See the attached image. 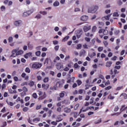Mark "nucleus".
<instances>
[{
	"label": "nucleus",
	"instance_id": "nucleus-19",
	"mask_svg": "<svg viewBox=\"0 0 127 127\" xmlns=\"http://www.w3.org/2000/svg\"><path fill=\"white\" fill-rule=\"evenodd\" d=\"M59 4H60L59 1L56 0V1L54 2L53 5L54 6H59Z\"/></svg>",
	"mask_w": 127,
	"mask_h": 127
},
{
	"label": "nucleus",
	"instance_id": "nucleus-31",
	"mask_svg": "<svg viewBox=\"0 0 127 127\" xmlns=\"http://www.w3.org/2000/svg\"><path fill=\"white\" fill-rule=\"evenodd\" d=\"M103 49H104V48L103 47H98V51H99V52H102V51H103Z\"/></svg>",
	"mask_w": 127,
	"mask_h": 127
},
{
	"label": "nucleus",
	"instance_id": "nucleus-53",
	"mask_svg": "<svg viewBox=\"0 0 127 127\" xmlns=\"http://www.w3.org/2000/svg\"><path fill=\"white\" fill-rule=\"evenodd\" d=\"M90 102H89V104L91 105V104H93L94 103V98H92L90 99Z\"/></svg>",
	"mask_w": 127,
	"mask_h": 127
},
{
	"label": "nucleus",
	"instance_id": "nucleus-25",
	"mask_svg": "<svg viewBox=\"0 0 127 127\" xmlns=\"http://www.w3.org/2000/svg\"><path fill=\"white\" fill-rule=\"evenodd\" d=\"M122 96H123L124 99H127V94L126 93H122L120 97H122Z\"/></svg>",
	"mask_w": 127,
	"mask_h": 127
},
{
	"label": "nucleus",
	"instance_id": "nucleus-29",
	"mask_svg": "<svg viewBox=\"0 0 127 127\" xmlns=\"http://www.w3.org/2000/svg\"><path fill=\"white\" fill-rule=\"evenodd\" d=\"M46 98V93L44 92V95L39 98L40 100H43V99H45Z\"/></svg>",
	"mask_w": 127,
	"mask_h": 127
},
{
	"label": "nucleus",
	"instance_id": "nucleus-32",
	"mask_svg": "<svg viewBox=\"0 0 127 127\" xmlns=\"http://www.w3.org/2000/svg\"><path fill=\"white\" fill-rule=\"evenodd\" d=\"M7 104L9 105V106H10L11 107H12L13 106V103L10 102H8L7 100L6 101Z\"/></svg>",
	"mask_w": 127,
	"mask_h": 127
},
{
	"label": "nucleus",
	"instance_id": "nucleus-40",
	"mask_svg": "<svg viewBox=\"0 0 127 127\" xmlns=\"http://www.w3.org/2000/svg\"><path fill=\"white\" fill-rule=\"evenodd\" d=\"M100 123H102V120L101 119H99L98 121H95L94 123L95 124V125H97L98 124H100Z\"/></svg>",
	"mask_w": 127,
	"mask_h": 127
},
{
	"label": "nucleus",
	"instance_id": "nucleus-3",
	"mask_svg": "<svg viewBox=\"0 0 127 127\" xmlns=\"http://www.w3.org/2000/svg\"><path fill=\"white\" fill-rule=\"evenodd\" d=\"M42 64L39 63H35L32 65V68L33 69H39V68H41Z\"/></svg>",
	"mask_w": 127,
	"mask_h": 127
},
{
	"label": "nucleus",
	"instance_id": "nucleus-30",
	"mask_svg": "<svg viewBox=\"0 0 127 127\" xmlns=\"http://www.w3.org/2000/svg\"><path fill=\"white\" fill-rule=\"evenodd\" d=\"M96 30H97V27H96V26H94L92 28V32H95Z\"/></svg>",
	"mask_w": 127,
	"mask_h": 127
},
{
	"label": "nucleus",
	"instance_id": "nucleus-27",
	"mask_svg": "<svg viewBox=\"0 0 127 127\" xmlns=\"http://www.w3.org/2000/svg\"><path fill=\"white\" fill-rule=\"evenodd\" d=\"M79 107H80V104H79V103H77V104H76L75 105V106H74V110H77L78 109V108H79Z\"/></svg>",
	"mask_w": 127,
	"mask_h": 127
},
{
	"label": "nucleus",
	"instance_id": "nucleus-9",
	"mask_svg": "<svg viewBox=\"0 0 127 127\" xmlns=\"http://www.w3.org/2000/svg\"><path fill=\"white\" fill-rule=\"evenodd\" d=\"M16 55L17 56H18V55H21V54H23V50H19L17 49H16Z\"/></svg>",
	"mask_w": 127,
	"mask_h": 127
},
{
	"label": "nucleus",
	"instance_id": "nucleus-28",
	"mask_svg": "<svg viewBox=\"0 0 127 127\" xmlns=\"http://www.w3.org/2000/svg\"><path fill=\"white\" fill-rule=\"evenodd\" d=\"M60 60V58L58 56L56 57L55 59L54 60V63H56L57 61H59Z\"/></svg>",
	"mask_w": 127,
	"mask_h": 127
},
{
	"label": "nucleus",
	"instance_id": "nucleus-41",
	"mask_svg": "<svg viewBox=\"0 0 127 127\" xmlns=\"http://www.w3.org/2000/svg\"><path fill=\"white\" fill-rule=\"evenodd\" d=\"M87 111H89V110H92V109H93V110H94L95 109V107H94L93 106H91V107H87L86 108Z\"/></svg>",
	"mask_w": 127,
	"mask_h": 127
},
{
	"label": "nucleus",
	"instance_id": "nucleus-5",
	"mask_svg": "<svg viewBox=\"0 0 127 127\" xmlns=\"http://www.w3.org/2000/svg\"><path fill=\"white\" fill-rule=\"evenodd\" d=\"M91 29L90 25H86L83 27V30L84 32H87V31H89Z\"/></svg>",
	"mask_w": 127,
	"mask_h": 127
},
{
	"label": "nucleus",
	"instance_id": "nucleus-47",
	"mask_svg": "<svg viewBox=\"0 0 127 127\" xmlns=\"http://www.w3.org/2000/svg\"><path fill=\"white\" fill-rule=\"evenodd\" d=\"M76 82L78 86H80L82 84V81L80 80H77Z\"/></svg>",
	"mask_w": 127,
	"mask_h": 127
},
{
	"label": "nucleus",
	"instance_id": "nucleus-43",
	"mask_svg": "<svg viewBox=\"0 0 127 127\" xmlns=\"http://www.w3.org/2000/svg\"><path fill=\"white\" fill-rule=\"evenodd\" d=\"M24 96H26V93L25 91H23V92L21 93V96L24 97Z\"/></svg>",
	"mask_w": 127,
	"mask_h": 127
},
{
	"label": "nucleus",
	"instance_id": "nucleus-13",
	"mask_svg": "<svg viewBox=\"0 0 127 127\" xmlns=\"http://www.w3.org/2000/svg\"><path fill=\"white\" fill-rule=\"evenodd\" d=\"M31 55H32V53H28L25 55L24 58L26 59H27L28 58V57H30V56H31Z\"/></svg>",
	"mask_w": 127,
	"mask_h": 127
},
{
	"label": "nucleus",
	"instance_id": "nucleus-64",
	"mask_svg": "<svg viewBox=\"0 0 127 127\" xmlns=\"http://www.w3.org/2000/svg\"><path fill=\"white\" fill-rule=\"evenodd\" d=\"M6 122H4V123H3L2 125L1 126V127H6Z\"/></svg>",
	"mask_w": 127,
	"mask_h": 127
},
{
	"label": "nucleus",
	"instance_id": "nucleus-11",
	"mask_svg": "<svg viewBox=\"0 0 127 127\" xmlns=\"http://www.w3.org/2000/svg\"><path fill=\"white\" fill-rule=\"evenodd\" d=\"M88 56L90 58H93V57H95L96 56V53L92 52V53H88Z\"/></svg>",
	"mask_w": 127,
	"mask_h": 127
},
{
	"label": "nucleus",
	"instance_id": "nucleus-8",
	"mask_svg": "<svg viewBox=\"0 0 127 127\" xmlns=\"http://www.w3.org/2000/svg\"><path fill=\"white\" fill-rule=\"evenodd\" d=\"M42 88H43L44 90H47L49 88V84L44 83L42 85Z\"/></svg>",
	"mask_w": 127,
	"mask_h": 127
},
{
	"label": "nucleus",
	"instance_id": "nucleus-14",
	"mask_svg": "<svg viewBox=\"0 0 127 127\" xmlns=\"http://www.w3.org/2000/svg\"><path fill=\"white\" fill-rule=\"evenodd\" d=\"M57 69H58V70H60V69H61V68H62L63 67V65H62L61 64L59 63L57 65Z\"/></svg>",
	"mask_w": 127,
	"mask_h": 127
},
{
	"label": "nucleus",
	"instance_id": "nucleus-6",
	"mask_svg": "<svg viewBox=\"0 0 127 127\" xmlns=\"http://www.w3.org/2000/svg\"><path fill=\"white\" fill-rule=\"evenodd\" d=\"M83 34V31L81 30L77 31L76 33V37L78 39L81 37L82 34Z\"/></svg>",
	"mask_w": 127,
	"mask_h": 127
},
{
	"label": "nucleus",
	"instance_id": "nucleus-51",
	"mask_svg": "<svg viewBox=\"0 0 127 127\" xmlns=\"http://www.w3.org/2000/svg\"><path fill=\"white\" fill-rule=\"evenodd\" d=\"M123 89V86H119L116 88V91H120V90H122Z\"/></svg>",
	"mask_w": 127,
	"mask_h": 127
},
{
	"label": "nucleus",
	"instance_id": "nucleus-35",
	"mask_svg": "<svg viewBox=\"0 0 127 127\" xmlns=\"http://www.w3.org/2000/svg\"><path fill=\"white\" fill-rule=\"evenodd\" d=\"M72 114H73V117L74 118H77V117H78V112H73V113H72Z\"/></svg>",
	"mask_w": 127,
	"mask_h": 127
},
{
	"label": "nucleus",
	"instance_id": "nucleus-34",
	"mask_svg": "<svg viewBox=\"0 0 127 127\" xmlns=\"http://www.w3.org/2000/svg\"><path fill=\"white\" fill-rule=\"evenodd\" d=\"M28 85L30 86V87H32V86H33V85H34V82L31 81H30V82L28 83Z\"/></svg>",
	"mask_w": 127,
	"mask_h": 127
},
{
	"label": "nucleus",
	"instance_id": "nucleus-63",
	"mask_svg": "<svg viewBox=\"0 0 127 127\" xmlns=\"http://www.w3.org/2000/svg\"><path fill=\"white\" fill-rule=\"evenodd\" d=\"M57 111L58 112V113H61V107H58L57 109Z\"/></svg>",
	"mask_w": 127,
	"mask_h": 127
},
{
	"label": "nucleus",
	"instance_id": "nucleus-55",
	"mask_svg": "<svg viewBox=\"0 0 127 127\" xmlns=\"http://www.w3.org/2000/svg\"><path fill=\"white\" fill-rule=\"evenodd\" d=\"M84 92V90L83 89H80L78 90V94H80V95H82V93Z\"/></svg>",
	"mask_w": 127,
	"mask_h": 127
},
{
	"label": "nucleus",
	"instance_id": "nucleus-39",
	"mask_svg": "<svg viewBox=\"0 0 127 127\" xmlns=\"http://www.w3.org/2000/svg\"><path fill=\"white\" fill-rule=\"evenodd\" d=\"M36 56H40L41 55V52L39 51H37L35 53Z\"/></svg>",
	"mask_w": 127,
	"mask_h": 127
},
{
	"label": "nucleus",
	"instance_id": "nucleus-1",
	"mask_svg": "<svg viewBox=\"0 0 127 127\" xmlns=\"http://www.w3.org/2000/svg\"><path fill=\"white\" fill-rule=\"evenodd\" d=\"M98 9L99 6L98 5H94L89 7L88 8L87 12L88 13H96Z\"/></svg>",
	"mask_w": 127,
	"mask_h": 127
},
{
	"label": "nucleus",
	"instance_id": "nucleus-54",
	"mask_svg": "<svg viewBox=\"0 0 127 127\" xmlns=\"http://www.w3.org/2000/svg\"><path fill=\"white\" fill-rule=\"evenodd\" d=\"M113 16H116V17L119 16V13L118 12H114L113 13Z\"/></svg>",
	"mask_w": 127,
	"mask_h": 127
},
{
	"label": "nucleus",
	"instance_id": "nucleus-52",
	"mask_svg": "<svg viewBox=\"0 0 127 127\" xmlns=\"http://www.w3.org/2000/svg\"><path fill=\"white\" fill-rule=\"evenodd\" d=\"M111 89H112V87L111 86H108L105 87V90H111Z\"/></svg>",
	"mask_w": 127,
	"mask_h": 127
},
{
	"label": "nucleus",
	"instance_id": "nucleus-48",
	"mask_svg": "<svg viewBox=\"0 0 127 127\" xmlns=\"http://www.w3.org/2000/svg\"><path fill=\"white\" fill-rule=\"evenodd\" d=\"M0 9L2 11H4V10H5V6H1Z\"/></svg>",
	"mask_w": 127,
	"mask_h": 127
},
{
	"label": "nucleus",
	"instance_id": "nucleus-38",
	"mask_svg": "<svg viewBox=\"0 0 127 127\" xmlns=\"http://www.w3.org/2000/svg\"><path fill=\"white\" fill-rule=\"evenodd\" d=\"M25 71L26 73H30V69L29 67H26Z\"/></svg>",
	"mask_w": 127,
	"mask_h": 127
},
{
	"label": "nucleus",
	"instance_id": "nucleus-15",
	"mask_svg": "<svg viewBox=\"0 0 127 127\" xmlns=\"http://www.w3.org/2000/svg\"><path fill=\"white\" fill-rule=\"evenodd\" d=\"M112 64H113V63L111 61L109 62H107L106 63V67H111V66H112Z\"/></svg>",
	"mask_w": 127,
	"mask_h": 127
},
{
	"label": "nucleus",
	"instance_id": "nucleus-62",
	"mask_svg": "<svg viewBox=\"0 0 127 127\" xmlns=\"http://www.w3.org/2000/svg\"><path fill=\"white\" fill-rule=\"evenodd\" d=\"M24 85L27 86V85H28V83H27V82H23L21 84V86H24Z\"/></svg>",
	"mask_w": 127,
	"mask_h": 127
},
{
	"label": "nucleus",
	"instance_id": "nucleus-58",
	"mask_svg": "<svg viewBox=\"0 0 127 127\" xmlns=\"http://www.w3.org/2000/svg\"><path fill=\"white\" fill-rule=\"evenodd\" d=\"M85 101H89L90 100V96L87 95L85 99Z\"/></svg>",
	"mask_w": 127,
	"mask_h": 127
},
{
	"label": "nucleus",
	"instance_id": "nucleus-50",
	"mask_svg": "<svg viewBox=\"0 0 127 127\" xmlns=\"http://www.w3.org/2000/svg\"><path fill=\"white\" fill-rule=\"evenodd\" d=\"M29 100H30V97L27 96L25 98V101L26 102H27V101H29Z\"/></svg>",
	"mask_w": 127,
	"mask_h": 127
},
{
	"label": "nucleus",
	"instance_id": "nucleus-24",
	"mask_svg": "<svg viewBox=\"0 0 127 127\" xmlns=\"http://www.w3.org/2000/svg\"><path fill=\"white\" fill-rule=\"evenodd\" d=\"M108 33H109V31H108V30L103 29L104 35H107Z\"/></svg>",
	"mask_w": 127,
	"mask_h": 127
},
{
	"label": "nucleus",
	"instance_id": "nucleus-36",
	"mask_svg": "<svg viewBox=\"0 0 127 127\" xmlns=\"http://www.w3.org/2000/svg\"><path fill=\"white\" fill-rule=\"evenodd\" d=\"M82 48V45L81 44H79L77 45L76 49H81Z\"/></svg>",
	"mask_w": 127,
	"mask_h": 127
},
{
	"label": "nucleus",
	"instance_id": "nucleus-44",
	"mask_svg": "<svg viewBox=\"0 0 127 127\" xmlns=\"http://www.w3.org/2000/svg\"><path fill=\"white\" fill-rule=\"evenodd\" d=\"M125 107H126L125 105H123L122 106V108L120 110L121 112H123V111H125V110H126V108H125Z\"/></svg>",
	"mask_w": 127,
	"mask_h": 127
},
{
	"label": "nucleus",
	"instance_id": "nucleus-56",
	"mask_svg": "<svg viewBox=\"0 0 127 127\" xmlns=\"http://www.w3.org/2000/svg\"><path fill=\"white\" fill-rule=\"evenodd\" d=\"M41 107H42L41 105H37L36 106V110H40V109H41Z\"/></svg>",
	"mask_w": 127,
	"mask_h": 127
},
{
	"label": "nucleus",
	"instance_id": "nucleus-61",
	"mask_svg": "<svg viewBox=\"0 0 127 127\" xmlns=\"http://www.w3.org/2000/svg\"><path fill=\"white\" fill-rule=\"evenodd\" d=\"M29 110L28 108L27 107H24L23 109V112H27V111Z\"/></svg>",
	"mask_w": 127,
	"mask_h": 127
},
{
	"label": "nucleus",
	"instance_id": "nucleus-60",
	"mask_svg": "<svg viewBox=\"0 0 127 127\" xmlns=\"http://www.w3.org/2000/svg\"><path fill=\"white\" fill-rule=\"evenodd\" d=\"M111 60H112L113 61H116V60H117V56H114V57H112L111 58Z\"/></svg>",
	"mask_w": 127,
	"mask_h": 127
},
{
	"label": "nucleus",
	"instance_id": "nucleus-16",
	"mask_svg": "<svg viewBox=\"0 0 127 127\" xmlns=\"http://www.w3.org/2000/svg\"><path fill=\"white\" fill-rule=\"evenodd\" d=\"M69 38H70V37L69 36H66L62 40V42H65V41H67Z\"/></svg>",
	"mask_w": 127,
	"mask_h": 127
},
{
	"label": "nucleus",
	"instance_id": "nucleus-17",
	"mask_svg": "<svg viewBox=\"0 0 127 127\" xmlns=\"http://www.w3.org/2000/svg\"><path fill=\"white\" fill-rule=\"evenodd\" d=\"M39 13H40V14H42V15H47V11H40L39 12Z\"/></svg>",
	"mask_w": 127,
	"mask_h": 127
},
{
	"label": "nucleus",
	"instance_id": "nucleus-7",
	"mask_svg": "<svg viewBox=\"0 0 127 127\" xmlns=\"http://www.w3.org/2000/svg\"><path fill=\"white\" fill-rule=\"evenodd\" d=\"M16 51L17 50L14 49L12 51V55L10 56V57H16V56H17V55L16 54Z\"/></svg>",
	"mask_w": 127,
	"mask_h": 127
},
{
	"label": "nucleus",
	"instance_id": "nucleus-22",
	"mask_svg": "<svg viewBox=\"0 0 127 127\" xmlns=\"http://www.w3.org/2000/svg\"><path fill=\"white\" fill-rule=\"evenodd\" d=\"M8 40L9 43H11L12 42V41H13V38H12V37H9L8 39Z\"/></svg>",
	"mask_w": 127,
	"mask_h": 127
},
{
	"label": "nucleus",
	"instance_id": "nucleus-18",
	"mask_svg": "<svg viewBox=\"0 0 127 127\" xmlns=\"http://www.w3.org/2000/svg\"><path fill=\"white\" fill-rule=\"evenodd\" d=\"M83 47L84 48H85V49H89V48H90V47H91V46H88V45H87V44H85L83 45Z\"/></svg>",
	"mask_w": 127,
	"mask_h": 127
},
{
	"label": "nucleus",
	"instance_id": "nucleus-49",
	"mask_svg": "<svg viewBox=\"0 0 127 127\" xmlns=\"http://www.w3.org/2000/svg\"><path fill=\"white\" fill-rule=\"evenodd\" d=\"M33 97L34 99H37V94L36 93H33Z\"/></svg>",
	"mask_w": 127,
	"mask_h": 127
},
{
	"label": "nucleus",
	"instance_id": "nucleus-57",
	"mask_svg": "<svg viewBox=\"0 0 127 127\" xmlns=\"http://www.w3.org/2000/svg\"><path fill=\"white\" fill-rule=\"evenodd\" d=\"M64 95H65V94H64V93L62 92V93H61L60 94V97L61 98H63V97H64Z\"/></svg>",
	"mask_w": 127,
	"mask_h": 127
},
{
	"label": "nucleus",
	"instance_id": "nucleus-4",
	"mask_svg": "<svg viewBox=\"0 0 127 127\" xmlns=\"http://www.w3.org/2000/svg\"><path fill=\"white\" fill-rule=\"evenodd\" d=\"M22 24H23V22L21 20H15L14 22V25H15V26H17V27L21 26Z\"/></svg>",
	"mask_w": 127,
	"mask_h": 127
},
{
	"label": "nucleus",
	"instance_id": "nucleus-21",
	"mask_svg": "<svg viewBox=\"0 0 127 127\" xmlns=\"http://www.w3.org/2000/svg\"><path fill=\"white\" fill-rule=\"evenodd\" d=\"M110 17H111V14L105 16L103 18V19L105 18V19H106V20H109V19H110Z\"/></svg>",
	"mask_w": 127,
	"mask_h": 127
},
{
	"label": "nucleus",
	"instance_id": "nucleus-46",
	"mask_svg": "<svg viewBox=\"0 0 127 127\" xmlns=\"http://www.w3.org/2000/svg\"><path fill=\"white\" fill-rule=\"evenodd\" d=\"M28 47L29 49L31 50V49H32L33 47L32 46V45H30L29 44H28Z\"/></svg>",
	"mask_w": 127,
	"mask_h": 127
},
{
	"label": "nucleus",
	"instance_id": "nucleus-37",
	"mask_svg": "<svg viewBox=\"0 0 127 127\" xmlns=\"http://www.w3.org/2000/svg\"><path fill=\"white\" fill-rule=\"evenodd\" d=\"M59 85V86H58ZM57 85L59 87V88H61L62 87V83L61 82H58L57 83Z\"/></svg>",
	"mask_w": 127,
	"mask_h": 127
},
{
	"label": "nucleus",
	"instance_id": "nucleus-12",
	"mask_svg": "<svg viewBox=\"0 0 127 127\" xmlns=\"http://www.w3.org/2000/svg\"><path fill=\"white\" fill-rule=\"evenodd\" d=\"M64 113H69L71 112V109L68 108V107H65L64 109Z\"/></svg>",
	"mask_w": 127,
	"mask_h": 127
},
{
	"label": "nucleus",
	"instance_id": "nucleus-23",
	"mask_svg": "<svg viewBox=\"0 0 127 127\" xmlns=\"http://www.w3.org/2000/svg\"><path fill=\"white\" fill-rule=\"evenodd\" d=\"M108 98L109 99V100H114V99H115L114 96H112V94H110L108 97Z\"/></svg>",
	"mask_w": 127,
	"mask_h": 127
},
{
	"label": "nucleus",
	"instance_id": "nucleus-10",
	"mask_svg": "<svg viewBox=\"0 0 127 127\" xmlns=\"http://www.w3.org/2000/svg\"><path fill=\"white\" fill-rule=\"evenodd\" d=\"M88 18H89L88 16L84 15L81 17V20H82V21H86V20H88Z\"/></svg>",
	"mask_w": 127,
	"mask_h": 127
},
{
	"label": "nucleus",
	"instance_id": "nucleus-59",
	"mask_svg": "<svg viewBox=\"0 0 127 127\" xmlns=\"http://www.w3.org/2000/svg\"><path fill=\"white\" fill-rule=\"evenodd\" d=\"M80 10H81L80 9V8H78V7H76L75 9H74V11L75 12H77V11H80Z\"/></svg>",
	"mask_w": 127,
	"mask_h": 127
},
{
	"label": "nucleus",
	"instance_id": "nucleus-26",
	"mask_svg": "<svg viewBox=\"0 0 127 127\" xmlns=\"http://www.w3.org/2000/svg\"><path fill=\"white\" fill-rule=\"evenodd\" d=\"M48 81H49V78H48V77H45L43 79L44 83H47V82H48Z\"/></svg>",
	"mask_w": 127,
	"mask_h": 127
},
{
	"label": "nucleus",
	"instance_id": "nucleus-45",
	"mask_svg": "<svg viewBox=\"0 0 127 127\" xmlns=\"http://www.w3.org/2000/svg\"><path fill=\"white\" fill-rule=\"evenodd\" d=\"M84 39L85 41H87V42H90V41H91V39H90V38L88 37H85Z\"/></svg>",
	"mask_w": 127,
	"mask_h": 127
},
{
	"label": "nucleus",
	"instance_id": "nucleus-42",
	"mask_svg": "<svg viewBox=\"0 0 127 127\" xmlns=\"http://www.w3.org/2000/svg\"><path fill=\"white\" fill-rule=\"evenodd\" d=\"M39 121H40V118H35L33 120V122H39Z\"/></svg>",
	"mask_w": 127,
	"mask_h": 127
},
{
	"label": "nucleus",
	"instance_id": "nucleus-2",
	"mask_svg": "<svg viewBox=\"0 0 127 127\" xmlns=\"http://www.w3.org/2000/svg\"><path fill=\"white\" fill-rule=\"evenodd\" d=\"M34 11V10H33V9L29 10L28 11H26V12H24L22 16H23V17H26L27 16H29L30 14L33 13Z\"/></svg>",
	"mask_w": 127,
	"mask_h": 127
},
{
	"label": "nucleus",
	"instance_id": "nucleus-20",
	"mask_svg": "<svg viewBox=\"0 0 127 127\" xmlns=\"http://www.w3.org/2000/svg\"><path fill=\"white\" fill-rule=\"evenodd\" d=\"M42 17V16L40 14H38L35 17V18L36 19H40Z\"/></svg>",
	"mask_w": 127,
	"mask_h": 127
},
{
	"label": "nucleus",
	"instance_id": "nucleus-33",
	"mask_svg": "<svg viewBox=\"0 0 127 127\" xmlns=\"http://www.w3.org/2000/svg\"><path fill=\"white\" fill-rule=\"evenodd\" d=\"M86 54V51H85L84 50L81 51L80 53L81 56H82V55H84V54Z\"/></svg>",
	"mask_w": 127,
	"mask_h": 127
}]
</instances>
